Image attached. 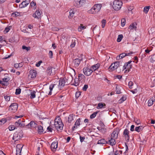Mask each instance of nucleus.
<instances>
[{
    "instance_id": "nucleus-19",
    "label": "nucleus",
    "mask_w": 155,
    "mask_h": 155,
    "mask_svg": "<svg viewBox=\"0 0 155 155\" xmlns=\"http://www.w3.org/2000/svg\"><path fill=\"white\" fill-rule=\"evenodd\" d=\"M41 12L38 10H36L35 13L33 14L32 16L35 18L38 19L41 17Z\"/></svg>"
},
{
    "instance_id": "nucleus-13",
    "label": "nucleus",
    "mask_w": 155,
    "mask_h": 155,
    "mask_svg": "<svg viewBox=\"0 0 155 155\" xmlns=\"http://www.w3.org/2000/svg\"><path fill=\"white\" fill-rule=\"evenodd\" d=\"M23 136L22 133H15L14 134L13 139L15 141L20 140Z\"/></svg>"
},
{
    "instance_id": "nucleus-18",
    "label": "nucleus",
    "mask_w": 155,
    "mask_h": 155,
    "mask_svg": "<svg viewBox=\"0 0 155 155\" xmlns=\"http://www.w3.org/2000/svg\"><path fill=\"white\" fill-rule=\"evenodd\" d=\"M37 74V72L36 70H31L30 71L28 76L31 78H34L36 77Z\"/></svg>"
},
{
    "instance_id": "nucleus-32",
    "label": "nucleus",
    "mask_w": 155,
    "mask_h": 155,
    "mask_svg": "<svg viewBox=\"0 0 155 155\" xmlns=\"http://www.w3.org/2000/svg\"><path fill=\"white\" fill-rule=\"evenodd\" d=\"M74 12L72 10H70L69 11V15L68 16V18L69 19H71L74 16Z\"/></svg>"
},
{
    "instance_id": "nucleus-60",
    "label": "nucleus",
    "mask_w": 155,
    "mask_h": 155,
    "mask_svg": "<svg viewBox=\"0 0 155 155\" xmlns=\"http://www.w3.org/2000/svg\"><path fill=\"white\" fill-rule=\"evenodd\" d=\"M36 4L35 2H34L33 1H32L31 2L30 4V5L31 7L34 6V8H35L34 6L36 5Z\"/></svg>"
},
{
    "instance_id": "nucleus-44",
    "label": "nucleus",
    "mask_w": 155,
    "mask_h": 155,
    "mask_svg": "<svg viewBox=\"0 0 155 155\" xmlns=\"http://www.w3.org/2000/svg\"><path fill=\"white\" fill-rule=\"evenodd\" d=\"M73 114H71L69 115L68 118V122L71 123L73 120Z\"/></svg>"
},
{
    "instance_id": "nucleus-1",
    "label": "nucleus",
    "mask_w": 155,
    "mask_h": 155,
    "mask_svg": "<svg viewBox=\"0 0 155 155\" xmlns=\"http://www.w3.org/2000/svg\"><path fill=\"white\" fill-rule=\"evenodd\" d=\"M54 126L55 129L58 131H61L62 130L64 124L59 116L57 117L54 121Z\"/></svg>"
},
{
    "instance_id": "nucleus-50",
    "label": "nucleus",
    "mask_w": 155,
    "mask_h": 155,
    "mask_svg": "<svg viewBox=\"0 0 155 155\" xmlns=\"http://www.w3.org/2000/svg\"><path fill=\"white\" fill-rule=\"evenodd\" d=\"M101 23H102V25H101L102 27V28H104L106 24V20L104 19L102 20L101 21Z\"/></svg>"
},
{
    "instance_id": "nucleus-35",
    "label": "nucleus",
    "mask_w": 155,
    "mask_h": 155,
    "mask_svg": "<svg viewBox=\"0 0 155 155\" xmlns=\"http://www.w3.org/2000/svg\"><path fill=\"white\" fill-rule=\"evenodd\" d=\"M150 8V6L144 7L143 9V12L146 14L147 13Z\"/></svg>"
},
{
    "instance_id": "nucleus-27",
    "label": "nucleus",
    "mask_w": 155,
    "mask_h": 155,
    "mask_svg": "<svg viewBox=\"0 0 155 155\" xmlns=\"http://www.w3.org/2000/svg\"><path fill=\"white\" fill-rule=\"evenodd\" d=\"M137 24L136 23H133L131 24L129 26V28L130 29V31L133 29H136L137 28Z\"/></svg>"
},
{
    "instance_id": "nucleus-52",
    "label": "nucleus",
    "mask_w": 155,
    "mask_h": 155,
    "mask_svg": "<svg viewBox=\"0 0 155 155\" xmlns=\"http://www.w3.org/2000/svg\"><path fill=\"white\" fill-rule=\"evenodd\" d=\"M21 89L20 88H17L16 90L15 94L16 95L19 94L21 93Z\"/></svg>"
},
{
    "instance_id": "nucleus-45",
    "label": "nucleus",
    "mask_w": 155,
    "mask_h": 155,
    "mask_svg": "<svg viewBox=\"0 0 155 155\" xmlns=\"http://www.w3.org/2000/svg\"><path fill=\"white\" fill-rule=\"evenodd\" d=\"M2 80H3L2 81H4L5 82H6V83L7 84H8V81H9L10 78L9 77L5 78H3L2 79Z\"/></svg>"
},
{
    "instance_id": "nucleus-31",
    "label": "nucleus",
    "mask_w": 155,
    "mask_h": 155,
    "mask_svg": "<svg viewBox=\"0 0 155 155\" xmlns=\"http://www.w3.org/2000/svg\"><path fill=\"white\" fill-rule=\"evenodd\" d=\"M76 38H74L72 40L71 44L70 45V46L71 48H73L74 47L76 44Z\"/></svg>"
},
{
    "instance_id": "nucleus-39",
    "label": "nucleus",
    "mask_w": 155,
    "mask_h": 155,
    "mask_svg": "<svg viewBox=\"0 0 155 155\" xmlns=\"http://www.w3.org/2000/svg\"><path fill=\"white\" fill-rule=\"evenodd\" d=\"M122 151L121 150H116L114 153L115 155H123Z\"/></svg>"
},
{
    "instance_id": "nucleus-29",
    "label": "nucleus",
    "mask_w": 155,
    "mask_h": 155,
    "mask_svg": "<svg viewBox=\"0 0 155 155\" xmlns=\"http://www.w3.org/2000/svg\"><path fill=\"white\" fill-rule=\"evenodd\" d=\"M143 127L142 126L136 127L135 128V130L138 132H140L143 130Z\"/></svg>"
},
{
    "instance_id": "nucleus-61",
    "label": "nucleus",
    "mask_w": 155,
    "mask_h": 155,
    "mask_svg": "<svg viewBox=\"0 0 155 155\" xmlns=\"http://www.w3.org/2000/svg\"><path fill=\"white\" fill-rule=\"evenodd\" d=\"M85 137H81V136H80V141L81 142H82L85 139Z\"/></svg>"
},
{
    "instance_id": "nucleus-48",
    "label": "nucleus",
    "mask_w": 155,
    "mask_h": 155,
    "mask_svg": "<svg viewBox=\"0 0 155 155\" xmlns=\"http://www.w3.org/2000/svg\"><path fill=\"white\" fill-rule=\"evenodd\" d=\"M126 23V20L125 18H122L121 19V25L123 27L124 26Z\"/></svg>"
},
{
    "instance_id": "nucleus-57",
    "label": "nucleus",
    "mask_w": 155,
    "mask_h": 155,
    "mask_svg": "<svg viewBox=\"0 0 155 155\" xmlns=\"http://www.w3.org/2000/svg\"><path fill=\"white\" fill-rule=\"evenodd\" d=\"M81 95V92H77L76 93V97L77 98H78Z\"/></svg>"
},
{
    "instance_id": "nucleus-56",
    "label": "nucleus",
    "mask_w": 155,
    "mask_h": 155,
    "mask_svg": "<svg viewBox=\"0 0 155 155\" xmlns=\"http://www.w3.org/2000/svg\"><path fill=\"white\" fill-rule=\"evenodd\" d=\"M88 86L87 84H85L83 88H82V90H83V91H86L87 89V88H88Z\"/></svg>"
},
{
    "instance_id": "nucleus-38",
    "label": "nucleus",
    "mask_w": 155,
    "mask_h": 155,
    "mask_svg": "<svg viewBox=\"0 0 155 155\" xmlns=\"http://www.w3.org/2000/svg\"><path fill=\"white\" fill-rule=\"evenodd\" d=\"M99 111H97L93 113L92 114L90 115V117L91 119L94 118L97 115V114L98 113Z\"/></svg>"
},
{
    "instance_id": "nucleus-59",
    "label": "nucleus",
    "mask_w": 155,
    "mask_h": 155,
    "mask_svg": "<svg viewBox=\"0 0 155 155\" xmlns=\"http://www.w3.org/2000/svg\"><path fill=\"white\" fill-rule=\"evenodd\" d=\"M55 85V84H52L50 85L49 87V89L51 91H52L53 90V88H54Z\"/></svg>"
},
{
    "instance_id": "nucleus-36",
    "label": "nucleus",
    "mask_w": 155,
    "mask_h": 155,
    "mask_svg": "<svg viewBox=\"0 0 155 155\" xmlns=\"http://www.w3.org/2000/svg\"><path fill=\"white\" fill-rule=\"evenodd\" d=\"M36 92L35 91H33L31 92L30 94V97L31 99H33L35 97Z\"/></svg>"
},
{
    "instance_id": "nucleus-34",
    "label": "nucleus",
    "mask_w": 155,
    "mask_h": 155,
    "mask_svg": "<svg viewBox=\"0 0 155 155\" xmlns=\"http://www.w3.org/2000/svg\"><path fill=\"white\" fill-rule=\"evenodd\" d=\"M20 15V13L17 12H13L12 14V16L14 17H16Z\"/></svg>"
},
{
    "instance_id": "nucleus-11",
    "label": "nucleus",
    "mask_w": 155,
    "mask_h": 155,
    "mask_svg": "<svg viewBox=\"0 0 155 155\" xmlns=\"http://www.w3.org/2000/svg\"><path fill=\"white\" fill-rule=\"evenodd\" d=\"M120 129L119 128H117L114 129L110 137L114 139H117L118 137V134L120 131Z\"/></svg>"
},
{
    "instance_id": "nucleus-43",
    "label": "nucleus",
    "mask_w": 155,
    "mask_h": 155,
    "mask_svg": "<svg viewBox=\"0 0 155 155\" xmlns=\"http://www.w3.org/2000/svg\"><path fill=\"white\" fill-rule=\"evenodd\" d=\"M116 91L117 94H120V89L119 87L117 86L116 87Z\"/></svg>"
},
{
    "instance_id": "nucleus-33",
    "label": "nucleus",
    "mask_w": 155,
    "mask_h": 155,
    "mask_svg": "<svg viewBox=\"0 0 155 155\" xmlns=\"http://www.w3.org/2000/svg\"><path fill=\"white\" fill-rule=\"evenodd\" d=\"M104 106H106L104 104H103L102 103L100 102L98 103V106L97 107V108L98 109H101L103 108Z\"/></svg>"
},
{
    "instance_id": "nucleus-24",
    "label": "nucleus",
    "mask_w": 155,
    "mask_h": 155,
    "mask_svg": "<svg viewBox=\"0 0 155 155\" xmlns=\"http://www.w3.org/2000/svg\"><path fill=\"white\" fill-rule=\"evenodd\" d=\"M58 147V142H52L51 146V148L52 150L56 149Z\"/></svg>"
},
{
    "instance_id": "nucleus-12",
    "label": "nucleus",
    "mask_w": 155,
    "mask_h": 155,
    "mask_svg": "<svg viewBox=\"0 0 155 155\" xmlns=\"http://www.w3.org/2000/svg\"><path fill=\"white\" fill-rule=\"evenodd\" d=\"M38 124L34 121H31L30 122L25 125V127L28 128H35L37 127Z\"/></svg>"
},
{
    "instance_id": "nucleus-62",
    "label": "nucleus",
    "mask_w": 155,
    "mask_h": 155,
    "mask_svg": "<svg viewBox=\"0 0 155 155\" xmlns=\"http://www.w3.org/2000/svg\"><path fill=\"white\" fill-rule=\"evenodd\" d=\"M128 85L129 87L131 88V87H132L133 85V83L132 81H130L129 82Z\"/></svg>"
},
{
    "instance_id": "nucleus-8",
    "label": "nucleus",
    "mask_w": 155,
    "mask_h": 155,
    "mask_svg": "<svg viewBox=\"0 0 155 155\" xmlns=\"http://www.w3.org/2000/svg\"><path fill=\"white\" fill-rule=\"evenodd\" d=\"M85 2V0H75L74 2V5L77 8L81 6Z\"/></svg>"
},
{
    "instance_id": "nucleus-4",
    "label": "nucleus",
    "mask_w": 155,
    "mask_h": 155,
    "mask_svg": "<svg viewBox=\"0 0 155 155\" xmlns=\"http://www.w3.org/2000/svg\"><path fill=\"white\" fill-rule=\"evenodd\" d=\"M18 108V105L16 103H12L9 106L8 109V111L12 113L16 112Z\"/></svg>"
},
{
    "instance_id": "nucleus-46",
    "label": "nucleus",
    "mask_w": 155,
    "mask_h": 155,
    "mask_svg": "<svg viewBox=\"0 0 155 155\" xmlns=\"http://www.w3.org/2000/svg\"><path fill=\"white\" fill-rule=\"evenodd\" d=\"M15 127V125H11L9 127L8 129L10 131L13 130L16 128Z\"/></svg>"
},
{
    "instance_id": "nucleus-10",
    "label": "nucleus",
    "mask_w": 155,
    "mask_h": 155,
    "mask_svg": "<svg viewBox=\"0 0 155 155\" xmlns=\"http://www.w3.org/2000/svg\"><path fill=\"white\" fill-rule=\"evenodd\" d=\"M55 68L51 67H48L46 73L48 75H53L55 74Z\"/></svg>"
},
{
    "instance_id": "nucleus-2",
    "label": "nucleus",
    "mask_w": 155,
    "mask_h": 155,
    "mask_svg": "<svg viewBox=\"0 0 155 155\" xmlns=\"http://www.w3.org/2000/svg\"><path fill=\"white\" fill-rule=\"evenodd\" d=\"M101 7V4H96L90 10L88 11V12L91 14H96L100 11Z\"/></svg>"
},
{
    "instance_id": "nucleus-51",
    "label": "nucleus",
    "mask_w": 155,
    "mask_h": 155,
    "mask_svg": "<svg viewBox=\"0 0 155 155\" xmlns=\"http://www.w3.org/2000/svg\"><path fill=\"white\" fill-rule=\"evenodd\" d=\"M10 26L7 27L5 28V30L4 31V32L5 34L7 33H8L10 30Z\"/></svg>"
},
{
    "instance_id": "nucleus-14",
    "label": "nucleus",
    "mask_w": 155,
    "mask_h": 155,
    "mask_svg": "<svg viewBox=\"0 0 155 155\" xmlns=\"http://www.w3.org/2000/svg\"><path fill=\"white\" fill-rule=\"evenodd\" d=\"M86 78L84 75L81 73L79 74L78 76V80L79 81V83H81L80 85L84 83L85 81Z\"/></svg>"
},
{
    "instance_id": "nucleus-23",
    "label": "nucleus",
    "mask_w": 155,
    "mask_h": 155,
    "mask_svg": "<svg viewBox=\"0 0 155 155\" xmlns=\"http://www.w3.org/2000/svg\"><path fill=\"white\" fill-rule=\"evenodd\" d=\"M104 125L102 123L100 127H97V129L101 132L104 133L106 131V129L104 127Z\"/></svg>"
},
{
    "instance_id": "nucleus-5",
    "label": "nucleus",
    "mask_w": 155,
    "mask_h": 155,
    "mask_svg": "<svg viewBox=\"0 0 155 155\" xmlns=\"http://www.w3.org/2000/svg\"><path fill=\"white\" fill-rule=\"evenodd\" d=\"M68 80L66 78H61L59 81V87L62 88L64 87L65 84H68Z\"/></svg>"
},
{
    "instance_id": "nucleus-58",
    "label": "nucleus",
    "mask_w": 155,
    "mask_h": 155,
    "mask_svg": "<svg viewBox=\"0 0 155 155\" xmlns=\"http://www.w3.org/2000/svg\"><path fill=\"white\" fill-rule=\"evenodd\" d=\"M48 55L50 58H52L53 52L51 51H49Z\"/></svg>"
},
{
    "instance_id": "nucleus-53",
    "label": "nucleus",
    "mask_w": 155,
    "mask_h": 155,
    "mask_svg": "<svg viewBox=\"0 0 155 155\" xmlns=\"http://www.w3.org/2000/svg\"><path fill=\"white\" fill-rule=\"evenodd\" d=\"M22 48L23 49H25L27 51H28L30 50V48L29 47H27L23 45L22 46Z\"/></svg>"
},
{
    "instance_id": "nucleus-41",
    "label": "nucleus",
    "mask_w": 155,
    "mask_h": 155,
    "mask_svg": "<svg viewBox=\"0 0 155 155\" xmlns=\"http://www.w3.org/2000/svg\"><path fill=\"white\" fill-rule=\"evenodd\" d=\"M150 61L152 63L155 61V54L151 56V58L150 59Z\"/></svg>"
},
{
    "instance_id": "nucleus-40",
    "label": "nucleus",
    "mask_w": 155,
    "mask_h": 155,
    "mask_svg": "<svg viewBox=\"0 0 155 155\" xmlns=\"http://www.w3.org/2000/svg\"><path fill=\"white\" fill-rule=\"evenodd\" d=\"M123 37V36L122 35H118L117 39V41L118 42H120L121 41Z\"/></svg>"
},
{
    "instance_id": "nucleus-22",
    "label": "nucleus",
    "mask_w": 155,
    "mask_h": 155,
    "mask_svg": "<svg viewBox=\"0 0 155 155\" xmlns=\"http://www.w3.org/2000/svg\"><path fill=\"white\" fill-rule=\"evenodd\" d=\"M29 2L25 0L22 2L19 5V8H24L26 7L27 5L29 4Z\"/></svg>"
},
{
    "instance_id": "nucleus-30",
    "label": "nucleus",
    "mask_w": 155,
    "mask_h": 155,
    "mask_svg": "<svg viewBox=\"0 0 155 155\" xmlns=\"http://www.w3.org/2000/svg\"><path fill=\"white\" fill-rule=\"evenodd\" d=\"M155 101V99L153 100L152 98H151L149 99L148 102V106H152L153 104V102Z\"/></svg>"
},
{
    "instance_id": "nucleus-49",
    "label": "nucleus",
    "mask_w": 155,
    "mask_h": 155,
    "mask_svg": "<svg viewBox=\"0 0 155 155\" xmlns=\"http://www.w3.org/2000/svg\"><path fill=\"white\" fill-rule=\"evenodd\" d=\"M80 118H79L76 120L74 124L76 127L80 125Z\"/></svg>"
},
{
    "instance_id": "nucleus-25",
    "label": "nucleus",
    "mask_w": 155,
    "mask_h": 155,
    "mask_svg": "<svg viewBox=\"0 0 155 155\" xmlns=\"http://www.w3.org/2000/svg\"><path fill=\"white\" fill-rule=\"evenodd\" d=\"M37 131L38 134H41L43 132V127L41 125H38L37 126Z\"/></svg>"
},
{
    "instance_id": "nucleus-17",
    "label": "nucleus",
    "mask_w": 155,
    "mask_h": 155,
    "mask_svg": "<svg viewBox=\"0 0 155 155\" xmlns=\"http://www.w3.org/2000/svg\"><path fill=\"white\" fill-rule=\"evenodd\" d=\"M108 140L107 141V144L113 146L115 145L116 143V139L110 137L108 138Z\"/></svg>"
},
{
    "instance_id": "nucleus-54",
    "label": "nucleus",
    "mask_w": 155,
    "mask_h": 155,
    "mask_svg": "<svg viewBox=\"0 0 155 155\" xmlns=\"http://www.w3.org/2000/svg\"><path fill=\"white\" fill-rule=\"evenodd\" d=\"M99 67V65L98 64H97L93 66V69H94V71L97 69Z\"/></svg>"
},
{
    "instance_id": "nucleus-42",
    "label": "nucleus",
    "mask_w": 155,
    "mask_h": 155,
    "mask_svg": "<svg viewBox=\"0 0 155 155\" xmlns=\"http://www.w3.org/2000/svg\"><path fill=\"white\" fill-rule=\"evenodd\" d=\"M80 84L81 83H79L78 80L77 81L75 79L73 85L75 86H79Z\"/></svg>"
},
{
    "instance_id": "nucleus-55",
    "label": "nucleus",
    "mask_w": 155,
    "mask_h": 155,
    "mask_svg": "<svg viewBox=\"0 0 155 155\" xmlns=\"http://www.w3.org/2000/svg\"><path fill=\"white\" fill-rule=\"evenodd\" d=\"M51 29L52 30V31H58L60 29L56 27H53L51 28Z\"/></svg>"
},
{
    "instance_id": "nucleus-64",
    "label": "nucleus",
    "mask_w": 155,
    "mask_h": 155,
    "mask_svg": "<svg viewBox=\"0 0 155 155\" xmlns=\"http://www.w3.org/2000/svg\"><path fill=\"white\" fill-rule=\"evenodd\" d=\"M7 121V120L5 118H2L0 120V122L3 123V124L5 123Z\"/></svg>"
},
{
    "instance_id": "nucleus-37",
    "label": "nucleus",
    "mask_w": 155,
    "mask_h": 155,
    "mask_svg": "<svg viewBox=\"0 0 155 155\" xmlns=\"http://www.w3.org/2000/svg\"><path fill=\"white\" fill-rule=\"evenodd\" d=\"M85 28L86 27L83 25V24H81L78 28V30L79 31H81L83 29Z\"/></svg>"
},
{
    "instance_id": "nucleus-3",
    "label": "nucleus",
    "mask_w": 155,
    "mask_h": 155,
    "mask_svg": "<svg viewBox=\"0 0 155 155\" xmlns=\"http://www.w3.org/2000/svg\"><path fill=\"white\" fill-rule=\"evenodd\" d=\"M123 3L122 2L119 0H115L113 3V7L115 10H118L121 7Z\"/></svg>"
},
{
    "instance_id": "nucleus-47",
    "label": "nucleus",
    "mask_w": 155,
    "mask_h": 155,
    "mask_svg": "<svg viewBox=\"0 0 155 155\" xmlns=\"http://www.w3.org/2000/svg\"><path fill=\"white\" fill-rule=\"evenodd\" d=\"M4 97L6 101L8 102L10 100V96L4 95Z\"/></svg>"
},
{
    "instance_id": "nucleus-63",
    "label": "nucleus",
    "mask_w": 155,
    "mask_h": 155,
    "mask_svg": "<svg viewBox=\"0 0 155 155\" xmlns=\"http://www.w3.org/2000/svg\"><path fill=\"white\" fill-rule=\"evenodd\" d=\"M47 129L48 131L50 132H51L53 130L52 128L51 127V126H49L47 128Z\"/></svg>"
},
{
    "instance_id": "nucleus-7",
    "label": "nucleus",
    "mask_w": 155,
    "mask_h": 155,
    "mask_svg": "<svg viewBox=\"0 0 155 155\" xmlns=\"http://www.w3.org/2000/svg\"><path fill=\"white\" fill-rule=\"evenodd\" d=\"M131 62V61H130L127 62L125 63L123 67V71L126 69L125 72H129L132 66V65L130 64Z\"/></svg>"
},
{
    "instance_id": "nucleus-28",
    "label": "nucleus",
    "mask_w": 155,
    "mask_h": 155,
    "mask_svg": "<svg viewBox=\"0 0 155 155\" xmlns=\"http://www.w3.org/2000/svg\"><path fill=\"white\" fill-rule=\"evenodd\" d=\"M107 144V141H106L104 139H101L99 140L97 142V144H101L103 145V144Z\"/></svg>"
},
{
    "instance_id": "nucleus-20",
    "label": "nucleus",
    "mask_w": 155,
    "mask_h": 155,
    "mask_svg": "<svg viewBox=\"0 0 155 155\" xmlns=\"http://www.w3.org/2000/svg\"><path fill=\"white\" fill-rule=\"evenodd\" d=\"M123 135L124 136L126 140L128 141L130 139L128 130L127 129H125L123 132Z\"/></svg>"
},
{
    "instance_id": "nucleus-21",
    "label": "nucleus",
    "mask_w": 155,
    "mask_h": 155,
    "mask_svg": "<svg viewBox=\"0 0 155 155\" xmlns=\"http://www.w3.org/2000/svg\"><path fill=\"white\" fill-rule=\"evenodd\" d=\"M22 147L21 144H17L16 146V155H21Z\"/></svg>"
},
{
    "instance_id": "nucleus-16",
    "label": "nucleus",
    "mask_w": 155,
    "mask_h": 155,
    "mask_svg": "<svg viewBox=\"0 0 155 155\" xmlns=\"http://www.w3.org/2000/svg\"><path fill=\"white\" fill-rule=\"evenodd\" d=\"M15 125L16 127H23L25 126L23 121L21 119H20L16 121L15 124Z\"/></svg>"
},
{
    "instance_id": "nucleus-26",
    "label": "nucleus",
    "mask_w": 155,
    "mask_h": 155,
    "mask_svg": "<svg viewBox=\"0 0 155 155\" xmlns=\"http://www.w3.org/2000/svg\"><path fill=\"white\" fill-rule=\"evenodd\" d=\"M125 56V53H123L120 54L119 55H118L116 57V59L117 60H119L123 58Z\"/></svg>"
},
{
    "instance_id": "nucleus-6",
    "label": "nucleus",
    "mask_w": 155,
    "mask_h": 155,
    "mask_svg": "<svg viewBox=\"0 0 155 155\" xmlns=\"http://www.w3.org/2000/svg\"><path fill=\"white\" fill-rule=\"evenodd\" d=\"M120 62L116 61L112 63L109 67V71H113L117 69L120 66Z\"/></svg>"
},
{
    "instance_id": "nucleus-15",
    "label": "nucleus",
    "mask_w": 155,
    "mask_h": 155,
    "mask_svg": "<svg viewBox=\"0 0 155 155\" xmlns=\"http://www.w3.org/2000/svg\"><path fill=\"white\" fill-rule=\"evenodd\" d=\"M81 61V60L78 58H76L73 60L72 63V66L75 68H77L79 65Z\"/></svg>"
},
{
    "instance_id": "nucleus-9",
    "label": "nucleus",
    "mask_w": 155,
    "mask_h": 155,
    "mask_svg": "<svg viewBox=\"0 0 155 155\" xmlns=\"http://www.w3.org/2000/svg\"><path fill=\"white\" fill-rule=\"evenodd\" d=\"M83 71L84 74L87 76H90L93 72L92 70L90 68L85 67L83 68Z\"/></svg>"
}]
</instances>
